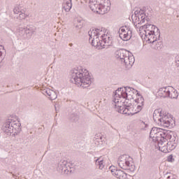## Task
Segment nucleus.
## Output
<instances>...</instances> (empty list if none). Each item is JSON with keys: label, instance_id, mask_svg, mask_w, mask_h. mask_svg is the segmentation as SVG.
Returning <instances> with one entry per match:
<instances>
[{"label": "nucleus", "instance_id": "obj_17", "mask_svg": "<svg viewBox=\"0 0 179 179\" xmlns=\"http://www.w3.org/2000/svg\"><path fill=\"white\" fill-rule=\"evenodd\" d=\"M170 87H166L160 88L157 92V95L159 97H162L163 99H166L170 96Z\"/></svg>", "mask_w": 179, "mask_h": 179}, {"label": "nucleus", "instance_id": "obj_38", "mask_svg": "<svg viewBox=\"0 0 179 179\" xmlns=\"http://www.w3.org/2000/svg\"><path fill=\"white\" fill-rule=\"evenodd\" d=\"M167 178H168V179L170 178V176H168Z\"/></svg>", "mask_w": 179, "mask_h": 179}, {"label": "nucleus", "instance_id": "obj_5", "mask_svg": "<svg viewBox=\"0 0 179 179\" xmlns=\"http://www.w3.org/2000/svg\"><path fill=\"white\" fill-rule=\"evenodd\" d=\"M20 123L19 122H16L13 117H9L7 119L4 124H3L1 129L4 134L6 135H17L20 134L22 131V128H20Z\"/></svg>", "mask_w": 179, "mask_h": 179}, {"label": "nucleus", "instance_id": "obj_13", "mask_svg": "<svg viewBox=\"0 0 179 179\" xmlns=\"http://www.w3.org/2000/svg\"><path fill=\"white\" fill-rule=\"evenodd\" d=\"M57 171L64 173V174H68L71 171V164L65 159H62L57 164Z\"/></svg>", "mask_w": 179, "mask_h": 179}, {"label": "nucleus", "instance_id": "obj_24", "mask_svg": "<svg viewBox=\"0 0 179 179\" xmlns=\"http://www.w3.org/2000/svg\"><path fill=\"white\" fill-rule=\"evenodd\" d=\"M131 38L132 31H130V32H127V34L120 36L121 40H123V41H129V40H131Z\"/></svg>", "mask_w": 179, "mask_h": 179}, {"label": "nucleus", "instance_id": "obj_7", "mask_svg": "<svg viewBox=\"0 0 179 179\" xmlns=\"http://www.w3.org/2000/svg\"><path fill=\"white\" fill-rule=\"evenodd\" d=\"M153 120L155 122H157L158 125L164 127V128H169L171 125L170 117L167 115H164L163 112L155 110L153 113Z\"/></svg>", "mask_w": 179, "mask_h": 179}, {"label": "nucleus", "instance_id": "obj_34", "mask_svg": "<svg viewBox=\"0 0 179 179\" xmlns=\"http://www.w3.org/2000/svg\"><path fill=\"white\" fill-rule=\"evenodd\" d=\"M176 65L179 66V56L176 57Z\"/></svg>", "mask_w": 179, "mask_h": 179}, {"label": "nucleus", "instance_id": "obj_37", "mask_svg": "<svg viewBox=\"0 0 179 179\" xmlns=\"http://www.w3.org/2000/svg\"><path fill=\"white\" fill-rule=\"evenodd\" d=\"M69 45L72 46V43H70Z\"/></svg>", "mask_w": 179, "mask_h": 179}, {"label": "nucleus", "instance_id": "obj_27", "mask_svg": "<svg viewBox=\"0 0 179 179\" xmlns=\"http://www.w3.org/2000/svg\"><path fill=\"white\" fill-rule=\"evenodd\" d=\"M173 138H174V135L173 134V132L169 131L168 134H166V136L165 137L166 143H167V141H169V139L170 141H173L172 140Z\"/></svg>", "mask_w": 179, "mask_h": 179}, {"label": "nucleus", "instance_id": "obj_19", "mask_svg": "<svg viewBox=\"0 0 179 179\" xmlns=\"http://www.w3.org/2000/svg\"><path fill=\"white\" fill-rule=\"evenodd\" d=\"M162 129L160 128H157V127H153L150 133V138H153V141H155V139L156 141H157L158 138H159V135L158 134L160 132Z\"/></svg>", "mask_w": 179, "mask_h": 179}, {"label": "nucleus", "instance_id": "obj_32", "mask_svg": "<svg viewBox=\"0 0 179 179\" xmlns=\"http://www.w3.org/2000/svg\"><path fill=\"white\" fill-rule=\"evenodd\" d=\"M167 160L170 163H173L174 162V157L173 156V155H169L167 158Z\"/></svg>", "mask_w": 179, "mask_h": 179}, {"label": "nucleus", "instance_id": "obj_31", "mask_svg": "<svg viewBox=\"0 0 179 179\" xmlns=\"http://www.w3.org/2000/svg\"><path fill=\"white\" fill-rule=\"evenodd\" d=\"M27 17V15L24 14L23 11L19 15V17H17V19H19L20 20H23V19H26Z\"/></svg>", "mask_w": 179, "mask_h": 179}, {"label": "nucleus", "instance_id": "obj_6", "mask_svg": "<svg viewBox=\"0 0 179 179\" xmlns=\"http://www.w3.org/2000/svg\"><path fill=\"white\" fill-rule=\"evenodd\" d=\"M134 94H138V91L131 87H124L118 88L113 96V100H120L121 99H134Z\"/></svg>", "mask_w": 179, "mask_h": 179}, {"label": "nucleus", "instance_id": "obj_2", "mask_svg": "<svg viewBox=\"0 0 179 179\" xmlns=\"http://www.w3.org/2000/svg\"><path fill=\"white\" fill-rule=\"evenodd\" d=\"M140 30H144V39L151 44L153 50H160L163 48V42L160 41V30L153 24H147L140 27Z\"/></svg>", "mask_w": 179, "mask_h": 179}, {"label": "nucleus", "instance_id": "obj_30", "mask_svg": "<svg viewBox=\"0 0 179 179\" xmlns=\"http://www.w3.org/2000/svg\"><path fill=\"white\" fill-rule=\"evenodd\" d=\"M140 125L143 131H146L147 128L149 127V125L145 122H141Z\"/></svg>", "mask_w": 179, "mask_h": 179}, {"label": "nucleus", "instance_id": "obj_35", "mask_svg": "<svg viewBox=\"0 0 179 179\" xmlns=\"http://www.w3.org/2000/svg\"><path fill=\"white\" fill-rule=\"evenodd\" d=\"M2 52L0 51V62H2Z\"/></svg>", "mask_w": 179, "mask_h": 179}, {"label": "nucleus", "instance_id": "obj_33", "mask_svg": "<svg viewBox=\"0 0 179 179\" xmlns=\"http://www.w3.org/2000/svg\"><path fill=\"white\" fill-rule=\"evenodd\" d=\"M134 23H137V24H142L143 22H141V21L138 19H136V17H134Z\"/></svg>", "mask_w": 179, "mask_h": 179}, {"label": "nucleus", "instance_id": "obj_4", "mask_svg": "<svg viewBox=\"0 0 179 179\" xmlns=\"http://www.w3.org/2000/svg\"><path fill=\"white\" fill-rule=\"evenodd\" d=\"M115 58L124 65L127 69L132 67L135 63V57L132 53L125 49H120L115 52Z\"/></svg>", "mask_w": 179, "mask_h": 179}, {"label": "nucleus", "instance_id": "obj_10", "mask_svg": "<svg viewBox=\"0 0 179 179\" xmlns=\"http://www.w3.org/2000/svg\"><path fill=\"white\" fill-rule=\"evenodd\" d=\"M101 0H90V8L92 12L104 15L108 12V8H106V6L100 3Z\"/></svg>", "mask_w": 179, "mask_h": 179}, {"label": "nucleus", "instance_id": "obj_1", "mask_svg": "<svg viewBox=\"0 0 179 179\" xmlns=\"http://www.w3.org/2000/svg\"><path fill=\"white\" fill-rule=\"evenodd\" d=\"M89 41L93 47H110L113 45V38L107 34L106 28H96L88 31Z\"/></svg>", "mask_w": 179, "mask_h": 179}, {"label": "nucleus", "instance_id": "obj_29", "mask_svg": "<svg viewBox=\"0 0 179 179\" xmlns=\"http://www.w3.org/2000/svg\"><path fill=\"white\" fill-rule=\"evenodd\" d=\"M69 119L71 120V121H78L79 117L78 116V115L72 113L70 115Z\"/></svg>", "mask_w": 179, "mask_h": 179}, {"label": "nucleus", "instance_id": "obj_22", "mask_svg": "<svg viewBox=\"0 0 179 179\" xmlns=\"http://www.w3.org/2000/svg\"><path fill=\"white\" fill-rule=\"evenodd\" d=\"M63 9L65 12H69L72 9V0H65L63 3Z\"/></svg>", "mask_w": 179, "mask_h": 179}, {"label": "nucleus", "instance_id": "obj_18", "mask_svg": "<svg viewBox=\"0 0 179 179\" xmlns=\"http://www.w3.org/2000/svg\"><path fill=\"white\" fill-rule=\"evenodd\" d=\"M135 102L138 104L137 106V113H139L143 108L145 104V99H143V96L142 95L138 94V98L135 99Z\"/></svg>", "mask_w": 179, "mask_h": 179}, {"label": "nucleus", "instance_id": "obj_15", "mask_svg": "<svg viewBox=\"0 0 179 179\" xmlns=\"http://www.w3.org/2000/svg\"><path fill=\"white\" fill-rule=\"evenodd\" d=\"M110 170L115 177L116 178L119 179H127L128 174H127L125 172H124L122 170L120 169H113L111 166L110 167Z\"/></svg>", "mask_w": 179, "mask_h": 179}, {"label": "nucleus", "instance_id": "obj_21", "mask_svg": "<svg viewBox=\"0 0 179 179\" xmlns=\"http://www.w3.org/2000/svg\"><path fill=\"white\" fill-rule=\"evenodd\" d=\"M132 31V29L129 26L122 27L119 29V37H122V36H125L127 33Z\"/></svg>", "mask_w": 179, "mask_h": 179}, {"label": "nucleus", "instance_id": "obj_28", "mask_svg": "<svg viewBox=\"0 0 179 179\" xmlns=\"http://www.w3.org/2000/svg\"><path fill=\"white\" fill-rule=\"evenodd\" d=\"M96 163L99 164V169L100 170H103L104 169V164H103V159L100 160V158H98L97 159L95 160Z\"/></svg>", "mask_w": 179, "mask_h": 179}, {"label": "nucleus", "instance_id": "obj_26", "mask_svg": "<svg viewBox=\"0 0 179 179\" xmlns=\"http://www.w3.org/2000/svg\"><path fill=\"white\" fill-rule=\"evenodd\" d=\"M23 12V8H22V6H16L13 9V13L15 15H17L18 13H22Z\"/></svg>", "mask_w": 179, "mask_h": 179}, {"label": "nucleus", "instance_id": "obj_20", "mask_svg": "<svg viewBox=\"0 0 179 179\" xmlns=\"http://www.w3.org/2000/svg\"><path fill=\"white\" fill-rule=\"evenodd\" d=\"M43 93H45L48 96L50 100H55V99H57V92L51 89L43 90Z\"/></svg>", "mask_w": 179, "mask_h": 179}, {"label": "nucleus", "instance_id": "obj_14", "mask_svg": "<svg viewBox=\"0 0 179 179\" xmlns=\"http://www.w3.org/2000/svg\"><path fill=\"white\" fill-rule=\"evenodd\" d=\"M118 166L120 169H127L129 167L131 163L127 159V155H122L118 158L117 160Z\"/></svg>", "mask_w": 179, "mask_h": 179}, {"label": "nucleus", "instance_id": "obj_39", "mask_svg": "<svg viewBox=\"0 0 179 179\" xmlns=\"http://www.w3.org/2000/svg\"><path fill=\"white\" fill-rule=\"evenodd\" d=\"M172 179H176V178H172Z\"/></svg>", "mask_w": 179, "mask_h": 179}, {"label": "nucleus", "instance_id": "obj_3", "mask_svg": "<svg viewBox=\"0 0 179 179\" xmlns=\"http://www.w3.org/2000/svg\"><path fill=\"white\" fill-rule=\"evenodd\" d=\"M71 83H74L78 87L86 89L93 83V78L89 73V71L83 67H78L71 71Z\"/></svg>", "mask_w": 179, "mask_h": 179}, {"label": "nucleus", "instance_id": "obj_36", "mask_svg": "<svg viewBox=\"0 0 179 179\" xmlns=\"http://www.w3.org/2000/svg\"><path fill=\"white\" fill-rule=\"evenodd\" d=\"M1 48H3V46L0 45V50H1Z\"/></svg>", "mask_w": 179, "mask_h": 179}, {"label": "nucleus", "instance_id": "obj_12", "mask_svg": "<svg viewBox=\"0 0 179 179\" xmlns=\"http://www.w3.org/2000/svg\"><path fill=\"white\" fill-rule=\"evenodd\" d=\"M134 17H136L138 20H140V23H145L144 26H147V24H149V22H150V16L152 15H149V13H147L146 11H143V10H136L134 12Z\"/></svg>", "mask_w": 179, "mask_h": 179}, {"label": "nucleus", "instance_id": "obj_23", "mask_svg": "<svg viewBox=\"0 0 179 179\" xmlns=\"http://www.w3.org/2000/svg\"><path fill=\"white\" fill-rule=\"evenodd\" d=\"M169 99H178V92L174 89L173 87H170L169 89Z\"/></svg>", "mask_w": 179, "mask_h": 179}, {"label": "nucleus", "instance_id": "obj_11", "mask_svg": "<svg viewBox=\"0 0 179 179\" xmlns=\"http://www.w3.org/2000/svg\"><path fill=\"white\" fill-rule=\"evenodd\" d=\"M169 131L161 129L160 131L157 134L159 138L157 139L158 148L161 152H166L167 148H166V136H167Z\"/></svg>", "mask_w": 179, "mask_h": 179}, {"label": "nucleus", "instance_id": "obj_25", "mask_svg": "<svg viewBox=\"0 0 179 179\" xmlns=\"http://www.w3.org/2000/svg\"><path fill=\"white\" fill-rule=\"evenodd\" d=\"M124 101L122 102V107H131L132 103H131V99H128V98H123Z\"/></svg>", "mask_w": 179, "mask_h": 179}, {"label": "nucleus", "instance_id": "obj_9", "mask_svg": "<svg viewBox=\"0 0 179 179\" xmlns=\"http://www.w3.org/2000/svg\"><path fill=\"white\" fill-rule=\"evenodd\" d=\"M36 27L33 25H27L25 28H19L17 30L18 36L22 37L24 40H30L31 36L36 33Z\"/></svg>", "mask_w": 179, "mask_h": 179}, {"label": "nucleus", "instance_id": "obj_16", "mask_svg": "<svg viewBox=\"0 0 179 179\" xmlns=\"http://www.w3.org/2000/svg\"><path fill=\"white\" fill-rule=\"evenodd\" d=\"M165 147L166 148V152H163V153H167L169 150H174L176 148H177V138L173 136L172 141L166 143L165 141Z\"/></svg>", "mask_w": 179, "mask_h": 179}, {"label": "nucleus", "instance_id": "obj_8", "mask_svg": "<svg viewBox=\"0 0 179 179\" xmlns=\"http://www.w3.org/2000/svg\"><path fill=\"white\" fill-rule=\"evenodd\" d=\"M113 106L118 113L127 114V115H134L138 112H134V106H122V100L113 99Z\"/></svg>", "mask_w": 179, "mask_h": 179}]
</instances>
